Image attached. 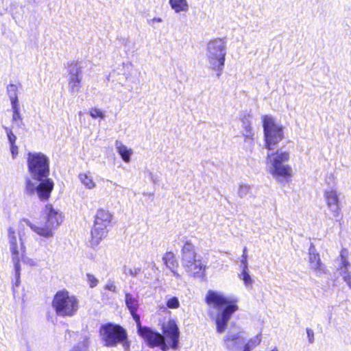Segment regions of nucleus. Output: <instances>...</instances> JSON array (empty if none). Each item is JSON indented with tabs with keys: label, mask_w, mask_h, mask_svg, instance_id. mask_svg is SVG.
Masks as SVG:
<instances>
[{
	"label": "nucleus",
	"mask_w": 351,
	"mask_h": 351,
	"mask_svg": "<svg viewBox=\"0 0 351 351\" xmlns=\"http://www.w3.org/2000/svg\"><path fill=\"white\" fill-rule=\"evenodd\" d=\"M28 171L31 176L26 178L25 190L29 195L37 194L41 200H47L53 189V182L47 178L49 173V158L40 152L29 153Z\"/></svg>",
	"instance_id": "1"
},
{
	"label": "nucleus",
	"mask_w": 351,
	"mask_h": 351,
	"mask_svg": "<svg viewBox=\"0 0 351 351\" xmlns=\"http://www.w3.org/2000/svg\"><path fill=\"white\" fill-rule=\"evenodd\" d=\"M205 300L207 304L218 311L215 318L217 332H223L232 314L239 309L236 304L237 300L221 292L209 290Z\"/></svg>",
	"instance_id": "2"
},
{
	"label": "nucleus",
	"mask_w": 351,
	"mask_h": 351,
	"mask_svg": "<svg viewBox=\"0 0 351 351\" xmlns=\"http://www.w3.org/2000/svg\"><path fill=\"white\" fill-rule=\"evenodd\" d=\"M99 335L104 345L106 347L122 346L124 351H130V341L126 330L119 324L108 323L100 327Z\"/></svg>",
	"instance_id": "3"
},
{
	"label": "nucleus",
	"mask_w": 351,
	"mask_h": 351,
	"mask_svg": "<svg viewBox=\"0 0 351 351\" xmlns=\"http://www.w3.org/2000/svg\"><path fill=\"white\" fill-rule=\"evenodd\" d=\"M45 213L47 215V221L44 226H37L32 223L29 219H23L20 221V226L26 225L30 229L45 238L53 236V230L61 223L62 214L55 210L51 205H46Z\"/></svg>",
	"instance_id": "4"
},
{
	"label": "nucleus",
	"mask_w": 351,
	"mask_h": 351,
	"mask_svg": "<svg viewBox=\"0 0 351 351\" xmlns=\"http://www.w3.org/2000/svg\"><path fill=\"white\" fill-rule=\"evenodd\" d=\"M289 159V154L287 152H276L275 154H268L266 159L269 173L274 178L281 182L291 176L292 169L286 164Z\"/></svg>",
	"instance_id": "5"
},
{
	"label": "nucleus",
	"mask_w": 351,
	"mask_h": 351,
	"mask_svg": "<svg viewBox=\"0 0 351 351\" xmlns=\"http://www.w3.org/2000/svg\"><path fill=\"white\" fill-rule=\"evenodd\" d=\"M181 263L189 275L195 278L204 276L206 265L195 252V246L186 241L182 249Z\"/></svg>",
	"instance_id": "6"
},
{
	"label": "nucleus",
	"mask_w": 351,
	"mask_h": 351,
	"mask_svg": "<svg viewBox=\"0 0 351 351\" xmlns=\"http://www.w3.org/2000/svg\"><path fill=\"white\" fill-rule=\"evenodd\" d=\"M226 55V45L221 38L210 40L206 49V58L208 67L221 73L223 69ZM220 73H218L219 75Z\"/></svg>",
	"instance_id": "7"
},
{
	"label": "nucleus",
	"mask_w": 351,
	"mask_h": 351,
	"mask_svg": "<svg viewBox=\"0 0 351 351\" xmlns=\"http://www.w3.org/2000/svg\"><path fill=\"white\" fill-rule=\"evenodd\" d=\"M78 303L77 299L68 291H59L53 297L52 307L59 317H72L78 310Z\"/></svg>",
	"instance_id": "8"
},
{
	"label": "nucleus",
	"mask_w": 351,
	"mask_h": 351,
	"mask_svg": "<svg viewBox=\"0 0 351 351\" xmlns=\"http://www.w3.org/2000/svg\"><path fill=\"white\" fill-rule=\"evenodd\" d=\"M263 128L266 147L271 150L283 138L282 126L276 123L271 117L265 116Z\"/></svg>",
	"instance_id": "9"
},
{
	"label": "nucleus",
	"mask_w": 351,
	"mask_h": 351,
	"mask_svg": "<svg viewBox=\"0 0 351 351\" xmlns=\"http://www.w3.org/2000/svg\"><path fill=\"white\" fill-rule=\"evenodd\" d=\"M138 334L145 340L149 348L160 346L162 351L169 350V346L165 342V336L150 328L147 326L140 327L138 330Z\"/></svg>",
	"instance_id": "10"
},
{
	"label": "nucleus",
	"mask_w": 351,
	"mask_h": 351,
	"mask_svg": "<svg viewBox=\"0 0 351 351\" xmlns=\"http://www.w3.org/2000/svg\"><path fill=\"white\" fill-rule=\"evenodd\" d=\"M8 240L12 263L14 265H21L20 262L24 256L25 247L21 239L17 240L15 230L12 227L8 228Z\"/></svg>",
	"instance_id": "11"
},
{
	"label": "nucleus",
	"mask_w": 351,
	"mask_h": 351,
	"mask_svg": "<svg viewBox=\"0 0 351 351\" xmlns=\"http://www.w3.org/2000/svg\"><path fill=\"white\" fill-rule=\"evenodd\" d=\"M162 332L166 337L171 341V348L177 350L179 343L180 331L176 322L171 320L167 324L163 325Z\"/></svg>",
	"instance_id": "12"
},
{
	"label": "nucleus",
	"mask_w": 351,
	"mask_h": 351,
	"mask_svg": "<svg viewBox=\"0 0 351 351\" xmlns=\"http://www.w3.org/2000/svg\"><path fill=\"white\" fill-rule=\"evenodd\" d=\"M348 251L343 248L340 253V263L338 265V269L343 277L344 282L351 289V271H348V267L350 266L348 261Z\"/></svg>",
	"instance_id": "13"
},
{
	"label": "nucleus",
	"mask_w": 351,
	"mask_h": 351,
	"mask_svg": "<svg viewBox=\"0 0 351 351\" xmlns=\"http://www.w3.org/2000/svg\"><path fill=\"white\" fill-rule=\"evenodd\" d=\"M125 303L133 319L135 320L138 330L140 327L143 326L141 324L140 317L136 313L139 306V301L138 297L133 294L126 293L125 294Z\"/></svg>",
	"instance_id": "14"
},
{
	"label": "nucleus",
	"mask_w": 351,
	"mask_h": 351,
	"mask_svg": "<svg viewBox=\"0 0 351 351\" xmlns=\"http://www.w3.org/2000/svg\"><path fill=\"white\" fill-rule=\"evenodd\" d=\"M108 226L94 221L93 228L91 230V245L96 246L101 241L107 236L108 232Z\"/></svg>",
	"instance_id": "15"
},
{
	"label": "nucleus",
	"mask_w": 351,
	"mask_h": 351,
	"mask_svg": "<svg viewBox=\"0 0 351 351\" xmlns=\"http://www.w3.org/2000/svg\"><path fill=\"white\" fill-rule=\"evenodd\" d=\"M227 349L231 351L239 350L241 345L244 343V338L241 335V332L235 334L229 333L223 339Z\"/></svg>",
	"instance_id": "16"
},
{
	"label": "nucleus",
	"mask_w": 351,
	"mask_h": 351,
	"mask_svg": "<svg viewBox=\"0 0 351 351\" xmlns=\"http://www.w3.org/2000/svg\"><path fill=\"white\" fill-rule=\"evenodd\" d=\"M324 199L329 210L335 216H337L339 207L337 192L332 189L326 190L324 192Z\"/></svg>",
	"instance_id": "17"
},
{
	"label": "nucleus",
	"mask_w": 351,
	"mask_h": 351,
	"mask_svg": "<svg viewBox=\"0 0 351 351\" xmlns=\"http://www.w3.org/2000/svg\"><path fill=\"white\" fill-rule=\"evenodd\" d=\"M308 259L310 267L315 271L324 272V267L321 263L319 255L316 253L315 246L311 243L309 248Z\"/></svg>",
	"instance_id": "18"
},
{
	"label": "nucleus",
	"mask_w": 351,
	"mask_h": 351,
	"mask_svg": "<svg viewBox=\"0 0 351 351\" xmlns=\"http://www.w3.org/2000/svg\"><path fill=\"white\" fill-rule=\"evenodd\" d=\"M69 78L68 82H82V66L78 63L73 62L69 65Z\"/></svg>",
	"instance_id": "19"
},
{
	"label": "nucleus",
	"mask_w": 351,
	"mask_h": 351,
	"mask_svg": "<svg viewBox=\"0 0 351 351\" xmlns=\"http://www.w3.org/2000/svg\"><path fill=\"white\" fill-rule=\"evenodd\" d=\"M162 261L165 263V265L171 270V271L173 274V276L176 278L180 277L179 274H178L174 269L178 266L177 261L175 258V256L173 252H169L165 253L162 258Z\"/></svg>",
	"instance_id": "20"
},
{
	"label": "nucleus",
	"mask_w": 351,
	"mask_h": 351,
	"mask_svg": "<svg viewBox=\"0 0 351 351\" xmlns=\"http://www.w3.org/2000/svg\"><path fill=\"white\" fill-rule=\"evenodd\" d=\"M116 149L117 152L121 156L122 160L125 162H129L130 161V157L133 154L132 149L128 148L121 142L116 141L115 142Z\"/></svg>",
	"instance_id": "21"
},
{
	"label": "nucleus",
	"mask_w": 351,
	"mask_h": 351,
	"mask_svg": "<svg viewBox=\"0 0 351 351\" xmlns=\"http://www.w3.org/2000/svg\"><path fill=\"white\" fill-rule=\"evenodd\" d=\"M111 220L112 215L108 210L104 209H99L97 210L95 217V222L110 226Z\"/></svg>",
	"instance_id": "22"
},
{
	"label": "nucleus",
	"mask_w": 351,
	"mask_h": 351,
	"mask_svg": "<svg viewBox=\"0 0 351 351\" xmlns=\"http://www.w3.org/2000/svg\"><path fill=\"white\" fill-rule=\"evenodd\" d=\"M170 7L176 13L187 12L189 10V3L187 0H169Z\"/></svg>",
	"instance_id": "23"
},
{
	"label": "nucleus",
	"mask_w": 351,
	"mask_h": 351,
	"mask_svg": "<svg viewBox=\"0 0 351 351\" xmlns=\"http://www.w3.org/2000/svg\"><path fill=\"white\" fill-rule=\"evenodd\" d=\"M7 93L11 102V106L19 104V86L16 84H10L7 86Z\"/></svg>",
	"instance_id": "24"
},
{
	"label": "nucleus",
	"mask_w": 351,
	"mask_h": 351,
	"mask_svg": "<svg viewBox=\"0 0 351 351\" xmlns=\"http://www.w3.org/2000/svg\"><path fill=\"white\" fill-rule=\"evenodd\" d=\"M81 183L88 189H93L96 186V184L90 173H82L78 176Z\"/></svg>",
	"instance_id": "25"
},
{
	"label": "nucleus",
	"mask_w": 351,
	"mask_h": 351,
	"mask_svg": "<svg viewBox=\"0 0 351 351\" xmlns=\"http://www.w3.org/2000/svg\"><path fill=\"white\" fill-rule=\"evenodd\" d=\"M239 278L243 281L244 285L247 289H252L254 280H252L249 269H241V272L239 274Z\"/></svg>",
	"instance_id": "26"
},
{
	"label": "nucleus",
	"mask_w": 351,
	"mask_h": 351,
	"mask_svg": "<svg viewBox=\"0 0 351 351\" xmlns=\"http://www.w3.org/2000/svg\"><path fill=\"white\" fill-rule=\"evenodd\" d=\"M242 128L243 129V135L249 138H252L253 136L251 122L248 117H245L242 119Z\"/></svg>",
	"instance_id": "27"
},
{
	"label": "nucleus",
	"mask_w": 351,
	"mask_h": 351,
	"mask_svg": "<svg viewBox=\"0 0 351 351\" xmlns=\"http://www.w3.org/2000/svg\"><path fill=\"white\" fill-rule=\"evenodd\" d=\"M261 339L260 335H256L250 339L243 347V351H251L260 344Z\"/></svg>",
	"instance_id": "28"
},
{
	"label": "nucleus",
	"mask_w": 351,
	"mask_h": 351,
	"mask_svg": "<svg viewBox=\"0 0 351 351\" xmlns=\"http://www.w3.org/2000/svg\"><path fill=\"white\" fill-rule=\"evenodd\" d=\"M21 265H14V278L12 280V283L14 287H18L20 285L21 280Z\"/></svg>",
	"instance_id": "29"
},
{
	"label": "nucleus",
	"mask_w": 351,
	"mask_h": 351,
	"mask_svg": "<svg viewBox=\"0 0 351 351\" xmlns=\"http://www.w3.org/2000/svg\"><path fill=\"white\" fill-rule=\"evenodd\" d=\"M89 114L93 119L100 118L104 119L105 118V114L100 109L97 108H92L89 110Z\"/></svg>",
	"instance_id": "30"
},
{
	"label": "nucleus",
	"mask_w": 351,
	"mask_h": 351,
	"mask_svg": "<svg viewBox=\"0 0 351 351\" xmlns=\"http://www.w3.org/2000/svg\"><path fill=\"white\" fill-rule=\"evenodd\" d=\"M141 271V267H128L124 266L123 268V271L125 274H128L132 277H136Z\"/></svg>",
	"instance_id": "31"
},
{
	"label": "nucleus",
	"mask_w": 351,
	"mask_h": 351,
	"mask_svg": "<svg viewBox=\"0 0 351 351\" xmlns=\"http://www.w3.org/2000/svg\"><path fill=\"white\" fill-rule=\"evenodd\" d=\"M12 112H13V114H12V121L16 122L18 121H21L22 120V117H21V113H20L19 104L12 105Z\"/></svg>",
	"instance_id": "32"
},
{
	"label": "nucleus",
	"mask_w": 351,
	"mask_h": 351,
	"mask_svg": "<svg viewBox=\"0 0 351 351\" xmlns=\"http://www.w3.org/2000/svg\"><path fill=\"white\" fill-rule=\"evenodd\" d=\"M251 187L247 184H241L238 190V195L243 198L250 193Z\"/></svg>",
	"instance_id": "33"
},
{
	"label": "nucleus",
	"mask_w": 351,
	"mask_h": 351,
	"mask_svg": "<svg viewBox=\"0 0 351 351\" xmlns=\"http://www.w3.org/2000/svg\"><path fill=\"white\" fill-rule=\"evenodd\" d=\"M81 88V82H69V91L72 94L79 93Z\"/></svg>",
	"instance_id": "34"
},
{
	"label": "nucleus",
	"mask_w": 351,
	"mask_h": 351,
	"mask_svg": "<svg viewBox=\"0 0 351 351\" xmlns=\"http://www.w3.org/2000/svg\"><path fill=\"white\" fill-rule=\"evenodd\" d=\"M3 128L7 134L10 144V145L16 144V136L13 134L12 129L8 127H6V126H3Z\"/></svg>",
	"instance_id": "35"
},
{
	"label": "nucleus",
	"mask_w": 351,
	"mask_h": 351,
	"mask_svg": "<svg viewBox=\"0 0 351 351\" xmlns=\"http://www.w3.org/2000/svg\"><path fill=\"white\" fill-rule=\"evenodd\" d=\"M88 341L84 339L82 342L79 343L77 346H74L71 351H87Z\"/></svg>",
	"instance_id": "36"
},
{
	"label": "nucleus",
	"mask_w": 351,
	"mask_h": 351,
	"mask_svg": "<svg viewBox=\"0 0 351 351\" xmlns=\"http://www.w3.org/2000/svg\"><path fill=\"white\" fill-rule=\"evenodd\" d=\"M247 247H245L243 250V254L241 259V269H247L248 268V263H247Z\"/></svg>",
	"instance_id": "37"
},
{
	"label": "nucleus",
	"mask_w": 351,
	"mask_h": 351,
	"mask_svg": "<svg viewBox=\"0 0 351 351\" xmlns=\"http://www.w3.org/2000/svg\"><path fill=\"white\" fill-rule=\"evenodd\" d=\"M179 305L178 299L176 297L170 298L167 302V306L169 308H177L179 307Z\"/></svg>",
	"instance_id": "38"
},
{
	"label": "nucleus",
	"mask_w": 351,
	"mask_h": 351,
	"mask_svg": "<svg viewBox=\"0 0 351 351\" xmlns=\"http://www.w3.org/2000/svg\"><path fill=\"white\" fill-rule=\"evenodd\" d=\"M86 277L90 287L93 288L97 285L99 281L93 274H87Z\"/></svg>",
	"instance_id": "39"
},
{
	"label": "nucleus",
	"mask_w": 351,
	"mask_h": 351,
	"mask_svg": "<svg viewBox=\"0 0 351 351\" xmlns=\"http://www.w3.org/2000/svg\"><path fill=\"white\" fill-rule=\"evenodd\" d=\"M105 289L113 293L117 292V287L115 285L114 282L112 280L108 281L107 284L105 286Z\"/></svg>",
	"instance_id": "40"
},
{
	"label": "nucleus",
	"mask_w": 351,
	"mask_h": 351,
	"mask_svg": "<svg viewBox=\"0 0 351 351\" xmlns=\"http://www.w3.org/2000/svg\"><path fill=\"white\" fill-rule=\"evenodd\" d=\"M306 334H307V337H308L309 343H313V341H314V332H313V330L312 329H311V328H307L306 329Z\"/></svg>",
	"instance_id": "41"
},
{
	"label": "nucleus",
	"mask_w": 351,
	"mask_h": 351,
	"mask_svg": "<svg viewBox=\"0 0 351 351\" xmlns=\"http://www.w3.org/2000/svg\"><path fill=\"white\" fill-rule=\"evenodd\" d=\"M10 151L12 157L14 158L18 154V147L16 145V144L10 145Z\"/></svg>",
	"instance_id": "42"
},
{
	"label": "nucleus",
	"mask_w": 351,
	"mask_h": 351,
	"mask_svg": "<svg viewBox=\"0 0 351 351\" xmlns=\"http://www.w3.org/2000/svg\"><path fill=\"white\" fill-rule=\"evenodd\" d=\"M162 21V19L161 18H159V17H155L152 19H150V20H148L147 21V23L149 24V25H152L153 23H161Z\"/></svg>",
	"instance_id": "43"
},
{
	"label": "nucleus",
	"mask_w": 351,
	"mask_h": 351,
	"mask_svg": "<svg viewBox=\"0 0 351 351\" xmlns=\"http://www.w3.org/2000/svg\"><path fill=\"white\" fill-rule=\"evenodd\" d=\"M271 351H278V349H277V348H274V349H273V350H271Z\"/></svg>",
	"instance_id": "44"
}]
</instances>
